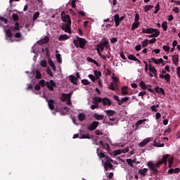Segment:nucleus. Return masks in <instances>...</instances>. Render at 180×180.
I'll return each mask as SVG.
<instances>
[{
	"mask_svg": "<svg viewBox=\"0 0 180 180\" xmlns=\"http://www.w3.org/2000/svg\"><path fill=\"white\" fill-rule=\"evenodd\" d=\"M169 157V155H165L162 156V160H159L157 163L154 164L152 161H149L147 163V165L150 171H153L152 174L153 175H157L158 174V169L157 168H160L162 165V164L165 165V167H167V161Z\"/></svg>",
	"mask_w": 180,
	"mask_h": 180,
	"instance_id": "obj_1",
	"label": "nucleus"
},
{
	"mask_svg": "<svg viewBox=\"0 0 180 180\" xmlns=\"http://www.w3.org/2000/svg\"><path fill=\"white\" fill-rule=\"evenodd\" d=\"M39 85L41 86L42 88H44L46 85L49 91H54V88L57 86V84L54 82V80L51 79L49 82H46L44 79H41L39 81Z\"/></svg>",
	"mask_w": 180,
	"mask_h": 180,
	"instance_id": "obj_2",
	"label": "nucleus"
},
{
	"mask_svg": "<svg viewBox=\"0 0 180 180\" xmlns=\"http://www.w3.org/2000/svg\"><path fill=\"white\" fill-rule=\"evenodd\" d=\"M73 44H75V47H77V49H78V47H80V49H85L86 39L77 37V39L73 40Z\"/></svg>",
	"mask_w": 180,
	"mask_h": 180,
	"instance_id": "obj_3",
	"label": "nucleus"
},
{
	"mask_svg": "<svg viewBox=\"0 0 180 180\" xmlns=\"http://www.w3.org/2000/svg\"><path fill=\"white\" fill-rule=\"evenodd\" d=\"M111 78L112 82L110 84L108 88L111 91H116V89H117V82H119V79L115 77V73H112Z\"/></svg>",
	"mask_w": 180,
	"mask_h": 180,
	"instance_id": "obj_4",
	"label": "nucleus"
},
{
	"mask_svg": "<svg viewBox=\"0 0 180 180\" xmlns=\"http://www.w3.org/2000/svg\"><path fill=\"white\" fill-rule=\"evenodd\" d=\"M96 49H98V50H101V51L103 52V50H108L109 47H110V45H109V41L108 39H105L103 42H100L98 45L96 46Z\"/></svg>",
	"mask_w": 180,
	"mask_h": 180,
	"instance_id": "obj_5",
	"label": "nucleus"
},
{
	"mask_svg": "<svg viewBox=\"0 0 180 180\" xmlns=\"http://www.w3.org/2000/svg\"><path fill=\"white\" fill-rule=\"evenodd\" d=\"M4 30L5 32V39L6 40H8V41H11V43H13V40L12 39V37H13V33L11 30V29L6 30V27L3 26Z\"/></svg>",
	"mask_w": 180,
	"mask_h": 180,
	"instance_id": "obj_6",
	"label": "nucleus"
},
{
	"mask_svg": "<svg viewBox=\"0 0 180 180\" xmlns=\"http://www.w3.org/2000/svg\"><path fill=\"white\" fill-rule=\"evenodd\" d=\"M71 96H72V92H70L69 94H61L60 101L62 102H67L71 99Z\"/></svg>",
	"mask_w": 180,
	"mask_h": 180,
	"instance_id": "obj_7",
	"label": "nucleus"
},
{
	"mask_svg": "<svg viewBox=\"0 0 180 180\" xmlns=\"http://www.w3.org/2000/svg\"><path fill=\"white\" fill-rule=\"evenodd\" d=\"M61 19L63 22L65 23H71V18L68 15H65V12L63 11L61 13Z\"/></svg>",
	"mask_w": 180,
	"mask_h": 180,
	"instance_id": "obj_8",
	"label": "nucleus"
},
{
	"mask_svg": "<svg viewBox=\"0 0 180 180\" xmlns=\"http://www.w3.org/2000/svg\"><path fill=\"white\" fill-rule=\"evenodd\" d=\"M62 30H64L65 33H69V34H71V23H66L63 24L61 27Z\"/></svg>",
	"mask_w": 180,
	"mask_h": 180,
	"instance_id": "obj_9",
	"label": "nucleus"
},
{
	"mask_svg": "<svg viewBox=\"0 0 180 180\" xmlns=\"http://www.w3.org/2000/svg\"><path fill=\"white\" fill-rule=\"evenodd\" d=\"M99 126V122L94 121L89 127L88 130L90 131H94V130H96V127Z\"/></svg>",
	"mask_w": 180,
	"mask_h": 180,
	"instance_id": "obj_10",
	"label": "nucleus"
},
{
	"mask_svg": "<svg viewBox=\"0 0 180 180\" xmlns=\"http://www.w3.org/2000/svg\"><path fill=\"white\" fill-rule=\"evenodd\" d=\"M159 77L162 79H165V81H166V82H167V84H169V82H171V75L168 73H167L165 75H160Z\"/></svg>",
	"mask_w": 180,
	"mask_h": 180,
	"instance_id": "obj_11",
	"label": "nucleus"
},
{
	"mask_svg": "<svg viewBox=\"0 0 180 180\" xmlns=\"http://www.w3.org/2000/svg\"><path fill=\"white\" fill-rule=\"evenodd\" d=\"M104 168H105V171H109V169H113V165H112V163H110L109 162V160H106L104 162Z\"/></svg>",
	"mask_w": 180,
	"mask_h": 180,
	"instance_id": "obj_12",
	"label": "nucleus"
},
{
	"mask_svg": "<svg viewBox=\"0 0 180 180\" xmlns=\"http://www.w3.org/2000/svg\"><path fill=\"white\" fill-rule=\"evenodd\" d=\"M157 29H154L153 27H150V28H142V33H146L147 34H151L153 33H154V31L156 30Z\"/></svg>",
	"mask_w": 180,
	"mask_h": 180,
	"instance_id": "obj_13",
	"label": "nucleus"
},
{
	"mask_svg": "<svg viewBox=\"0 0 180 180\" xmlns=\"http://www.w3.org/2000/svg\"><path fill=\"white\" fill-rule=\"evenodd\" d=\"M49 41H50V38L49 37V36H46L44 39L38 41L37 44L41 46V44H47Z\"/></svg>",
	"mask_w": 180,
	"mask_h": 180,
	"instance_id": "obj_14",
	"label": "nucleus"
},
{
	"mask_svg": "<svg viewBox=\"0 0 180 180\" xmlns=\"http://www.w3.org/2000/svg\"><path fill=\"white\" fill-rule=\"evenodd\" d=\"M46 101L48 102V106L51 110H54V105H56V102L53 99H49L47 100Z\"/></svg>",
	"mask_w": 180,
	"mask_h": 180,
	"instance_id": "obj_15",
	"label": "nucleus"
},
{
	"mask_svg": "<svg viewBox=\"0 0 180 180\" xmlns=\"http://www.w3.org/2000/svg\"><path fill=\"white\" fill-rule=\"evenodd\" d=\"M172 57L174 65H176V67L178 66V65L179 64V56H178V54H176L173 55Z\"/></svg>",
	"mask_w": 180,
	"mask_h": 180,
	"instance_id": "obj_16",
	"label": "nucleus"
},
{
	"mask_svg": "<svg viewBox=\"0 0 180 180\" xmlns=\"http://www.w3.org/2000/svg\"><path fill=\"white\" fill-rule=\"evenodd\" d=\"M4 25H8V19L0 16V27H4V26H5Z\"/></svg>",
	"mask_w": 180,
	"mask_h": 180,
	"instance_id": "obj_17",
	"label": "nucleus"
},
{
	"mask_svg": "<svg viewBox=\"0 0 180 180\" xmlns=\"http://www.w3.org/2000/svg\"><path fill=\"white\" fill-rule=\"evenodd\" d=\"M149 71L153 74V76L156 78L157 77V69L153 65L149 64Z\"/></svg>",
	"mask_w": 180,
	"mask_h": 180,
	"instance_id": "obj_18",
	"label": "nucleus"
},
{
	"mask_svg": "<svg viewBox=\"0 0 180 180\" xmlns=\"http://www.w3.org/2000/svg\"><path fill=\"white\" fill-rule=\"evenodd\" d=\"M103 106H106V105H108V106H111L112 101H110V99H109L108 98H103Z\"/></svg>",
	"mask_w": 180,
	"mask_h": 180,
	"instance_id": "obj_19",
	"label": "nucleus"
},
{
	"mask_svg": "<svg viewBox=\"0 0 180 180\" xmlns=\"http://www.w3.org/2000/svg\"><path fill=\"white\" fill-rule=\"evenodd\" d=\"M150 138H147L144 140H143L141 143H139V147H146L148 143H150Z\"/></svg>",
	"mask_w": 180,
	"mask_h": 180,
	"instance_id": "obj_20",
	"label": "nucleus"
},
{
	"mask_svg": "<svg viewBox=\"0 0 180 180\" xmlns=\"http://www.w3.org/2000/svg\"><path fill=\"white\" fill-rule=\"evenodd\" d=\"M114 20L115 22V26L116 27H117L119 26V25H120V17L119 16V14H115L114 15Z\"/></svg>",
	"mask_w": 180,
	"mask_h": 180,
	"instance_id": "obj_21",
	"label": "nucleus"
},
{
	"mask_svg": "<svg viewBox=\"0 0 180 180\" xmlns=\"http://www.w3.org/2000/svg\"><path fill=\"white\" fill-rule=\"evenodd\" d=\"M101 102L103 103V98H102L101 97H94L93 98V103H94V105H98V103H101Z\"/></svg>",
	"mask_w": 180,
	"mask_h": 180,
	"instance_id": "obj_22",
	"label": "nucleus"
},
{
	"mask_svg": "<svg viewBox=\"0 0 180 180\" xmlns=\"http://www.w3.org/2000/svg\"><path fill=\"white\" fill-rule=\"evenodd\" d=\"M108 117H111V116H115L116 115V111L113 110H107L105 111Z\"/></svg>",
	"mask_w": 180,
	"mask_h": 180,
	"instance_id": "obj_23",
	"label": "nucleus"
},
{
	"mask_svg": "<svg viewBox=\"0 0 180 180\" xmlns=\"http://www.w3.org/2000/svg\"><path fill=\"white\" fill-rule=\"evenodd\" d=\"M155 92H157V94H161L162 95H165V91L162 89V87L156 86L155 88Z\"/></svg>",
	"mask_w": 180,
	"mask_h": 180,
	"instance_id": "obj_24",
	"label": "nucleus"
},
{
	"mask_svg": "<svg viewBox=\"0 0 180 180\" xmlns=\"http://www.w3.org/2000/svg\"><path fill=\"white\" fill-rule=\"evenodd\" d=\"M77 119L79 122H84L86 119V115L84 113H79L77 115Z\"/></svg>",
	"mask_w": 180,
	"mask_h": 180,
	"instance_id": "obj_25",
	"label": "nucleus"
},
{
	"mask_svg": "<svg viewBox=\"0 0 180 180\" xmlns=\"http://www.w3.org/2000/svg\"><path fill=\"white\" fill-rule=\"evenodd\" d=\"M151 60L152 61H153V63H155V64H157L158 65H159V64H162V63L164 62V60L161 58L159 59H155V58H152Z\"/></svg>",
	"mask_w": 180,
	"mask_h": 180,
	"instance_id": "obj_26",
	"label": "nucleus"
},
{
	"mask_svg": "<svg viewBox=\"0 0 180 180\" xmlns=\"http://www.w3.org/2000/svg\"><path fill=\"white\" fill-rule=\"evenodd\" d=\"M12 30H15V32H18L20 30V24L19 22H16L14 24V26L11 27Z\"/></svg>",
	"mask_w": 180,
	"mask_h": 180,
	"instance_id": "obj_27",
	"label": "nucleus"
},
{
	"mask_svg": "<svg viewBox=\"0 0 180 180\" xmlns=\"http://www.w3.org/2000/svg\"><path fill=\"white\" fill-rule=\"evenodd\" d=\"M69 79L72 84H75V85H77V80L78 79L74 75H70L69 76Z\"/></svg>",
	"mask_w": 180,
	"mask_h": 180,
	"instance_id": "obj_28",
	"label": "nucleus"
},
{
	"mask_svg": "<svg viewBox=\"0 0 180 180\" xmlns=\"http://www.w3.org/2000/svg\"><path fill=\"white\" fill-rule=\"evenodd\" d=\"M160 36V30H157L154 31V33L148 35L149 39H151L153 37H158Z\"/></svg>",
	"mask_w": 180,
	"mask_h": 180,
	"instance_id": "obj_29",
	"label": "nucleus"
},
{
	"mask_svg": "<svg viewBox=\"0 0 180 180\" xmlns=\"http://www.w3.org/2000/svg\"><path fill=\"white\" fill-rule=\"evenodd\" d=\"M130 99L129 97H124L121 99L120 102L118 103L119 106H121V105H123V103H126V102H127V101H129Z\"/></svg>",
	"mask_w": 180,
	"mask_h": 180,
	"instance_id": "obj_30",
	"label": "nucleus"
},
{
	"mask_svg": "<svg viewBox=\"0 0 180 180\" xmlns=\"http://www.w3.org/2000/svg\"><path fill=\"white\" fill-rule=\"evenodd\" d=\"M129 87L127 86H124L122 88V94L125 96V95H129V91H127Z\"/></svg>",
	"mask_w": 180,
	"mask_h": 180,
	"instance_id": "obj_31",
	"label": "nucleus"
},
{
	"mask_svg": "<svg viewBox=\"0 0 180 180\" xmlns=\"http://www.w3.org/2000/svg\"><path fill=\"white\" fill-rule=\"evenodd\" d=\"M69 37L68 35L67 34H61L59 37H58V40L59 41H63V40H68Z\"/></svg>",
	"mask_w": 180,
	"mask_h": 180,
	"instance_id": "obj_32",
	"label": "nucleus"
},
{
	"mask_svg": "<svg viewBox=\"0 0 180 180\" xmlns=\"http://www.w3.org/2000/svg\"><path fill=\"white\" fill-rule=\"evenodd\" d=\"M94 117H95L96 120H103V115H99L98 113H95L94 115Z\"/></svg>",
	"mask_w": 180,
	"mask_h": 180,
	"instance_id": "obj_33",
	"label": "nucleus"
},
{
	"mask_svg": "<svg viewBox=\"0 0 180 180\" xmlns=\"http://www.w3.org/2000/svg\"><path fill=\"white\" fill-rule=\"evenodd\" d=\"M153 8H154V6L153 5H146L143 7V11L147 13L150 9H153Z\"/></svg>",
	"mask_w": 180,
	"mask_h": 180,
	"instance_id": "obj_34",
	"label": "nucleus"
},
{
	"mask_svg": "<svg viewBox=\"0 0 180 180\" xmlns=\"http://www.w3.org/2000/svg\"><path fill=\"white\" fill-rule=\"evenodd\" d=\"M148 172V169L144 168L143 169H140L139 172L141 175H142L143 176H145L146 174H147Z\"/></svg>",
	"mask_w": 180,
	"mask_h": 180,
	"instance_id": "obj_35",
	"label": "nucleus"
},
{
	"mask_svg": "<svg viewBox=\"0 0 180 180\" xmlns=\"http://www.w3.org/2000/svg\"><path fill=\"white\" fill-rule=\"evenodd\" d=\"M39 16H40V12L39 11L35 12L32 17L33 22L37 20V18H39Z\"/></svg>",
	"mask_w": 180,
	"mask_h": 180,
	"instance_id": "obj_36",
	"label": "nucleus"
},
{
	"mask_svg": "<svg viewBox=\"0 0 180 180\" xmlns=\"http://www.w3.org/2000/svg\"><path fill=\"white\" fill-rule=\"evenodd\" d=\"M140 26V22H134L131 25V30H136Z\"/></svg>",
	"mask_w": 180,
	"mask_h": 180,
	"instance_id": "obj_37",
	"label": "nucleus"
},
{
	"mask_svg": "<svg viewBox=\"0 0 180 180\" xmlns=\"http://www.w3.org/2000/svg\"><path fill=\"white\" fill-rule=\"evenodd\" d=\"M94 75L96 79H99V77H102V72H101V71L94 70Z\"/></svg>",
	"mask_w": 180,
	"mask_h": 180,
	"instance_id": "obj_38",
	"label": "nucleus"
},
{
	"mask_svg": "<svg viewBox=\"0 0 180 180\" xmlns=\"http://www.w3.org/2000/svg\"><path fill=\"white\" fill-rule=\"evenodd\" d=\"M56 60H57L58 64H61V63H63V60L61 59V54L57 53L56 55Z\"/></svg>",
	"mask_w": 180,
	"mask_h": 180,
	"instance_id": "obj_39",
	"label": "nucleus"
},
{
	"mask_svg": "<svg viewBox=\"0 0 180 180\" xmlns=\"http://www.w3.org/2000/svg\"><path fill=\"white\" fill-rule=\"evenodd\" d=\"M162 27L164 32H167V30H168V22H167L166 21L164 22L162 24Z\"/></svg>",
	"mask_w": 180,
	"mask_h": 180,
	"instance_id": "obj_40",
	"label": "nucleus"
},
{
	"mask_svg": "<svg viewBox=\"0 0 180 180\" xmlns=\"http://www.w3.org/2000/svg\"><path fill=\"white\" fill-rule=\"evenodd\" d=\"M146 119H143V120H139L136 124L135 126L136 127H138V126H140V124H143V123L146 122Z\"/></svg>",
	"mask_w": 180,
	"mask_h": 180,
	"instance_id": "obj_41",
	"label": "nucleus"
},
{
	"mask_svg": "<svg viewBox=\"0 0 180 180\" xmlns=\"http://www.w3.org/2000/svg\"><path fill=\"white\" fill-rule=\"evenodd\" d=\"M139 86L141 88V89H143V90L147 89V85H146V83L143 81H141L139 84Z\"/></svg>",
	"mask_w": 180,
	"mask_h": 180,
	"instance_id": "obj_42",
	"label": "nucleus"
},
{
	"mask_svg": "<svg viewBox=\"0 0 180 180\" xmlns=\"http://www.w3.org/2000/svg\"><path fill=\"white\" fill-rule=\"evenodd\" d=\"M97 154L99 158H105V157H106V155H105V153H103V152H101L99 153V148H97Z\"/></svg>",
	"mask_w": 180,
	"mask_h": 180,
	"instance_id": "obj_43",
	"label": "nucleus"
},
{
	"mask_svg": "<svg viewBox=\"0 0 180 180\" xmlns=\"http://www.w3.org/2000/svg\"><path fill=\"white\" fill-rule=\"evenodd\" d=\"M120 154H122V150L119 149V150H116L113 151V155L114 157H116L117 155H120Z\"/></svg>",
	"mask_w": 180,
	"mask_h": 180,
	"instance_id": "obj_44",
	"label": "nucleus"
},
{
	"mask_svg": "<svg viewBox=\"0 0 180 180\" xmlns=\"http://www.w3.org/2000/svg\"><path fill=\"white\" fill-rule=\"evenodd\" d=\"M128 58L129 60H131L132 61H136V60H137V58L133 54H129L128 56Z\"/></svg>",
	"mask_w": 180,
	"mask_h": 180,
	"instance_id": "obj_45",
	"label": "nucleus"
},
{
	"mask_svg": "<svg viewBox=\"0 0 180 180\" xmlns=\"http://www.w3.org/2000/svg\"><path fill=\"white\" fill-rule=\"evenodd\" d=\"M155 9L154 13H158V11H160V2H158L157 5L155 6Z\"/></svg>",
	"mask_w": 180,
	"mask_h": 180,
	"instance_id": "obj_46",
	"label": "nucleus"
},
{
	"mask_svg": "<svg viewBox=\"0 0 180 180\" xmlns=\"http://www.w3.org/2000/svg\"><path fill=\"white\" fill-rule=\"evenodd\" d=\"M35 77L37 78V79H41V73H40V72L39 70L36 71V76H35Z\"/></svg>",
	"mask_w": 180,
	"mask_h": 180,
	"instance_id": "obj_47",
	"label": "nucleus"
},
{
	"mask_svg": "<svg viewBox=\"0 0 180 180\" xmlns=\"http://www.w3.org/2000/svg\"><path fill=\"white\" fill-rule=\"evenodd\" d=\"M142 47H147L148 46V39H146L145 41L141 42Z\"/></svg>",
	"mask_w": 180,
	"mask_h": 180,
	"instance_id": "obj_48",
	"label": "nucleus"
},
{
	"mask_svg": "<svg viewBox=\"0 0 180 180\" xmlns=\"http://www.w3.org/2000/svg\"><path fill=\"white\" fill-rule=\"evenodd\" d=\"M168 162H169V168H172V164H174V159L169 158L168 160Z\"/></svg>",
	"mask_w": 180,
	"mask_h": 180,
	"instance_id": "obj_49",
	"label": "nucleus"
},
{
	"mask_svg": "<svg viewBox=\"0 0 180 180\" xmlns=\"http://www.w3.org/2000/svg\"><path fill=\"white\" fill-rule=\"evenodd\" d=\"M13 20H15V22L19 20V15H18V14H16V13H13Z\"/></svg>",
	"mask_w": 180,
	"mask_h": 180,
	"instance_id": "obj_50",
	"label": "nucleus"
},
{
	"mask_svg": "<svg viewBox=\"0 0 180 180\" xmlns=\"http://www.w3.org/2000/svg\"><path fill=\"white\" fill-rule=\"evenodd\" d=\"M139 20H140V15H139V13H136L135 14L134 22H139Z\"/></svg>",
	"mask_w": 180,
	"mask_h": 180,
	"instance_id": "obj_51",
	"label": "nucleus"
},
{
	"mask_svg": "<svg viewBox=\"0 0 180 180\" xmlns=\"http://www.w3.org/2000/svg\"><path fill=\"white\" fill-rule=\"evenodd\" d=\"M79 139H88L89 140H91V136L89 135H85V134H83L81 136V137H79Z\"/></svg>",
	"mask_w": 180,
	"mask_h": 180,
	"instance_id": "obj_52",
	"label": "nucleus"
},
{
	"mask_svg": "<svg viewBox=\"0 0 180 180\" xmlns=\"http://www.w3.org/2000/svg\"><path fill=\"white\" fill-rule=\"evenodd\" d=\"M89 78H90V79H91V81L93 82H95V81H96V79L95 76H94V75H89Z\"/></svg>",
	"mask_w": 180,
	"mask_h": 180,
	"instance_id": "obj_53",
	"label": "nucleus"
},
{
	"mask_svg": "<svg viewBox=\"0 0 180 180\" xmlns=\"http://www.w3.org/2000/svg\"><path fill=\"white\" fill-rule=\"evenodd\" d=\"M82 84H83V85H89V81H88V79H82Z\"/></svg>",
	"mask_w": 180,
	"mask_h": 180,
	"instance_id": "obj_54",
	"label": "nucleus"
},
{
	"mask_svg": "<svg viewBox=\"0 0 180 180\" xmlns=\"http://www.w3.org/2000/svg\"><path fill=\"white\" fill-rule=\"evenodd\" d=\"M14 37H15V39H20V37H22V34L20 32H17L14 34Z\"/></svg>",
	"mask_w": 180,
	"mask_h": 180,
	"instance_id": "obj_55",
	"label": "nucleus"
},
{
	"mask_svg": "<svg viewBox=\"0 0 180 180\" xmlns=\"http://www.w3.org/2000/svg\"><path fill=\"white\" fill-rule=\"evenodd\" d=\"M95 134H96V136H102L103 134V132H102V131L97 129L95 131Z\"/></svg>",
	"mask_w": 180,
	"mask_h": 180,
	"instance_id": "obj_56",
	"label": "nucleus"
},
{
	"mask_svg": "<svg viewBox=\"0 0 180 180\" xmlns=\"http://www.w3.org/2000/svg\"><path fill=\"white\" fill-rule=\"evenodd\" d=\"M162 49L165 51H167V52H169V50H171V48L169 46H167L165 45H164L162 46Z\"/></svg>",
	"mask_w": 180,
	"mask_h": 180,
	"instance_id": "obj_57",
	"label": "nucleus"
},
{
	"mask_svg": "<svg viewBox=\"0 0 180 180\" xmlns=\"http://www.w3.org/2000/svg\"><path fill=\"white\" fill-rule=\"evenodd\" d=\"M113 99H115V101L118 102V103H120L121 100H120V98H119V96H117V95L113 96Z\"/></svg>",
	"mask_w": 180,
	"mask_h": 180,
	"instance_id": "obj_58",
	"label": "nucleus"
},
{
	"mask_svg": "<svg viewBox=\"0 0 180 180\" xmlns=\"http://www.w3.org/2000/svg\"><path fill=\"white\" fill-rule=\"evenodd\" d=\"M41 66L44 68L47 67V62L46 60L41 61Z\"/></svg>",
	"mask_w": 180,
	"mask_h": 180,
	"instance_id": "obj_59",
	"label": "nucleus"
},
{
	"mask_svg": "<svg viewBox=\"0 0 180 180\" xmlns=\"http://www.w3.org/2000/svg\"><path fill=\"white\" fill-rule=\"evenodd\" d=\"M172 130V128L169 127L167 129L165 130L164 134H169V133H171Z\"/></svg>",
	"mask_w": 180,
	"mask_h": 180,
	"instance_id": "obj_60",
	"label": "nucleus"
},
{
	"mask_svg": "<svg viewBox=\"0 0 180 180\" xmlns=\"http://www.w3.org/2000/svg\"><path fill=\"white\" fill-rule=\"evenodd\" d=\"M127 162L129 165H130L131 167H133V162L131 160V159H127Z\"/></svg>",
	"mask_w": 180,
	"mask_h": 180,
	"instance_id": "obj_61",
	"label": "nucleus"
},
{
	"mask_svg": "<svg viewBox=\"0 0 180 180\" xmlns=\"http://www.w3.org/2000/svg\"><path fill=\"white\" fill-rule=\"evenodd\" d=\"M172 11L175 12V13H179V8L174 7V8H173Z\"/></svg>",
	"mask_w": 180,
	"mask_h": 180,
	"instance_id": "obj_62",
	"label": "nucleus"
},
{
	"mask_svg": "<svg viewBox=\"0 0 180 180\" xmlns=\"http://www.w3.org/2000/svg\"><path fill=\"white\" fill-rule=\"evenodd\" d=\"M146 94H147V92L146 91H141L139 93V96H141L143 98V96H144L146 95Z\"/></svg>",
	"mask_w": 180,
	"mask_h": 180,
	"instance_id": "obj_63",
	"label": "nucleus"
},
{
	"mask_svg": "<svg viewBox=\"0 0 180 180\" xmlns=\"http://www.w3.org/2000/svg\"><path fill=\"white\" fill-rule=\"evenodd\" d=\"M176 74L179 78H180V66L176 68Z\"/></svg>",
	"mask_w": 180,
	"mask_h": 180,
	"instance_id": "obj_64",
	"label": "nucleus"
}]
</instances>
